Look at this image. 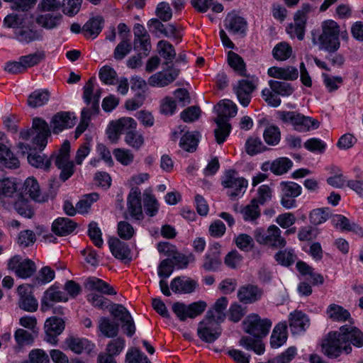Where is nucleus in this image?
I'll return each mask as SVG.
<instances>
[{
	"label": "nucleus",
	"mask_w": 363,
	"mask_h": 363,
	"mask_svg": "<svg viewBox=\"0 0 363 363\" xmlns=\"http://www.w3.org/2000/svg\"><path fill=\"white\" fill-rule=\"evenodd\" d=\"M322 32L318 35V42L313 39L314 44L318 43L319 49L328 52H335L340 47V37L347 38L346 30H341L339 25L333 20L324 21L321 24Z\"/></svg>",
	"instance_id": "1"
},
{
	"label": "nucleus",
	"mask_w": 363,
	"mask_h": 363,
	"mask_svg": "<svg viewBox=\"0 0 363 363\" xmlns=\"http://www.w3.org/2000/svg\"><path fill=\"white\" fill-rule=\"evenodd\" d=\"M215 110L218 115L215 119L217 124V128L214 130L215 137L217 143L221 144L230 133L231 125L228 123V119L235 116L238 108L231 100L223 99L215 106Z\"/></svg>",
	"instance_id": "2"
},
{
	"label": "nucleus",
	"mask_w": 363,
	"mask_h": 363,
	"mask_svg": "<svg viewBox=\"0 0 363 363\" xmlns=\"http://www.w3.org/2000/svg\"><path fill=\"white\" fill-rule=\"evenodd\" d=\"M35 134V135L33 139V145L35 149L42 150L47 145L48 138L51 135L49 125L45 120L40 118H33L32 128L21 130L20 136L23 140H27Z\"/></svg>",
	"instance_id": "3"
},
{
	"label": "nucleus",
	"mask_w": 363,
	"mask_h": 363,
	"mask_svg": "<svg viewBox=\"0 0 363 363\" xmlns=\"http://www.w3.org/2000/svg\"><path fill=\"white\" fill-rule=\"evenodd\" d=\"M257 242L273 249L283 248L286 245V239L281 235V230L275 225H271L267 230L258 228L254 231Z\"/></svg>",
	"instance_id": "4"
},
{
	"label": "nucleus",
	"mask_w": 363,
	"mask_h": 363,
	"mask_svg": "<svg viewBox=\"0 0 363 363\" xmlns=\"http://www.w3.org/2000/svg\"><path fill=\"white\" fill-rule=\"evenodd\" d=\"M278 118L284 123L291 124L298 132H306L311 129H316L319 122L308 116L296 111H279Z\"/></svg>",
	"instance_id": "5"
},
{
	"label": "nucleus",
	"mask_w": 363,
	"mask_h": 363,
	"mask_svg": "<svg viewBox=\"0 0 363 363\" xmlns=\"http://www.w3.org/2000/svg\"><path fill=\"white\" fill-rule=\"evenodd\" d=\"M244 330L255 337L266 336L272 326V322L267 318L262 319L257 314L249 315L243 321Z\"/></svg>",
	"instance_id": "6"
},
{
	"label": "nucleus",
	"mask_w": 363,
	"mask_h": 363,
	"mask_svg": "<svg viewBox=\"0 0 363 363\" xmlns=\"http://www.w3.org/2000/svg\"><path fill=\"white\" fill-rule=\"evenodd\" d=\"M69 150L70 144L66 140L55 157V164L61 169L60 177L64 182L74 174V164L69 160Z\"/></svg>",
	"instance_id": "7"
},
{
	"label": "nucleus",
	"mask_w": 363,
	"mask_h": 363,
	"mask_svg": "<svg viewBox=\"0 0 363 363\" xmlns=\"http://www.w3.org/2000/svg\"><path fill=\"white\" fill-rule=\"evenodd\" d=\"M57 2L59 4L57 9L48 10H43L40 8L39 4L38 5L37 9L39 13L36 15L35 21L39 26L47 30H51L57 28L60 24L62 15L55 11L61 9V2L58 0H57Z\"/></svg>",
	"instance_id": "8"
},
{
	"label": "nucleus",
	"mask_w": 363,
	"mask_h": 363,
	"mask_svg": "<svg viewBox=\"0 0 363 363\" xmlns=\"http://www.w3.org/2000/svg\"><path fill=\"white\" fill-rule=\"evenodd\" d=\"M337 334H339L337 331L330 333L328 337L322 343L323 352L330 358L339 357L342 352H345L346 354H350L352 352L350 344L342 347L344 342H342V340L340 339Z\"/></svg>",
	"instance_id": "9"
},
{
	"label": "nucleus",
	"mask_w": 363,
	"mask_h": 363,
	"mask_svg": "<svg viewBox=\"0 0 363 363\" xmlns=\"http://www.w3.org/2000/svg\"><path fill=\"white\" fill-rule=\"evenodd\" d=\"M222 185L228 189V195L231 199L242 194L247 186V181L238 176L235 170H228L222 180Z\"/></svg>",
	"instance_id": "10"
},
{
	"label": "nucleus",
	"mask_w": 363,
	"mask_h": 363,
	"mask_svg": "<svg viewBox=\"0 0 363 363\" xmlns=\"http://www.w3.org/2000/svg\"><path fill=\"white\" fill-rule=\"evenodd\" d=\"M133 128H137V123L133 118H121L109 123L107 129L108 138L112 143H116L121 134L126 135Z\"/></svg>",
	"instance_id": "11"
},
{
	"label": "nucleus",
	"mask_w": 363,
	"mask_h": 363,
	"mask_svg": "<svg viewBox=\"0 0 363 363\" xmlns=\"http://www.w3.org/2000/svg\"><path fill=\"white\" fill-rule=\"evenodd\" d=\"M207 304L203 301L194 302L189 305L177 302L172 306V311L182 321L187 318H194L200 315L206 308Z\"/></svg>",
	"instance_id": "12"
},
{
	"label": "nucleus",
	"mask_w": 363,
	"mask_h": 363,
	"mask_svg": "<svg viewBox=\"0 0 363 363\" xmlns=\"http://www.w3.org/2000/svg\"><path fill=\"white\" fill-rule=\"evenodd\" d=\"M257 79H245L239 80L236 84L233 86V91L237 96L240 104L247 107L252 99V94L257 86Z\"/></svg>",
	"instance_id": "13"
},
{
	"label": "nucleus",
	"mask_w": 363,
	"mask_h": 363,
	"mask_svg": "<svg viewBox=\"0 0 363 363\" xmlns=\"http://www.w3.org/2000/svg\"><path fill=\"white\" fill-rule=\"evenodd\" d=\"M8 269L23 279L30 277L36 271L34 262L29 259H23L20 255H15L9 260Z\"/></svg>",
	"instance_id": "14"
},
{
	"label": "nucleus",
	"mask_w": 363,
	"mask_h": 363,
	"mask_svg": "<svg viewBox=\"0 0 363 363\" xmlns=\"http://www.w3.org/2000/svg\"><path fill=\"white\" fill-rule=\"evenodd\" d=\"M281 191V203L286 208H291L296 206L294 198L301 193V187L293 182H282L280 184Z\"/></svg>",
	"instance_id": "15"
},
{
	"label": "nucleus",
	"mask_w": 363,
	"mask_h": 363,
	"mask_svg": "<svg viewBox=\"0 0 363 363\" xmlns=\"http://www.w3.org/2000/svg\"><path fill=\"white\" fill-rule=\"evenodd\" d=\"M127 213L135 220L144 218L141 204V191L135 187L132 188L127 198Z\"/></svg>",
	"instance_id": "16"
},
{
	"label": "nucleus",
	"mask_w": 363,
	"mask_h": 363,
	"mask_svg": "<svg viewBox=\"0 0 363 363\" xmlns=\"http://www.w3.org/2000/svg\"><path fill=\"white\" fill-rule=\"evenodd\" d=\"M337 334L344 343L350 342L357 347H363V333L353 325L341 326Z\"/></svg>",
	"instance_id": "17"
},
{
	"label": "nucleus",
	"mask_w": 363,
	"mask_h": 363,
	"mask_svg": "<svg viewBox=\"0 0 363 363\" xmlns=\"http://www.w3.org/2000/svg\"><path fill=\"white\" fill-rule=\"evenodd\" d=\"M197 334L202 341L211 343L221 335V328L216 323L203 320L199 324Z\"/></svg>",
	"instance_id": "18"
},
{
	"label": "nucleus",
	"mask_w": 363,
	"mask_h": 363,
	"mask_svg": "<svg viewBox=\"0 0 363 363\" xmlns=\"http://www.w3.org/2000/svg\"><path fill=\"white\" fill-rule=\"evenodd\" d=\"M19 296V307L28 312L37 311L38 303L33 296L32 286L30 284H21L17 289Z\"/></svg>",
	"instance_id": "19"
},
{
	"label": "nucleus",
	"mask_w": 363,
	"mask_h": 363,
	"mask_svg": "<svg viewBox=\"0 0 363 363\" xmlns=\"http://www.w3.org/2000/svg\"><path fill=\"white\" fill-rule=\"evenodd\" d=\"M64 329L65 322L62 318L57 317L48 318L45 323V340L51 345H57L58 342L57 337Z\"/></svg>",
	"instance_id": "20"
},
{
	"label": "nucleus",
	"mask_w": 363,
	"mask_h": 363,
	"mask_svg": "<svg viewBox=\"0 0 363 363\" xmlns=\"http://www.w3.org/2000/svg\"><path fill=\"white\" fill-rule=\"evenodd\" d=\"M111 313L118 318L122 323V328L128 336H132L135 332L133 320L128 311L121 304H113L111 309Z\"/></svg>",
	"instance_id": "21"
},
{
	"label": "nucleus",
	"mask_w": 363,
	"mask_h": 363,
	"mask_svg": "<svg viewBox=\"0 0 363 363\" xmlns=\"http://www.w3.org/2000/svg\"><path fill=\"white\" fill-rule=\"evenodd\" d=\"M264 291L257 285L247 284L240 286L238 291V298L245 304L254 303L260 300Z\"/></svg>",
	"instance_id": "22"
},
{
	"label": "nucleus",
	"mask_w": 363,
	"mask_h": 363,
	"mask_svg": "<svg viewBox=\"0 0 363 363\" xmlns=\"http://www.w3.org/2000/svg\"><path fill=\"white\" fill-rule=\"evenodd\" d=\"M179 74V69L169 66L167 69L152 75L148 79V83L152 86L163 87L173 82Z\"/></svg>",
	"instance_id": "23"
},
{
	"label": "nucleus",
	"mask_w": 363,
	"mask_h": 363,
	"mask_svg": "<svg viewBox=\"0 0 363 363\" xmlns=\"http://www.w3.org/2000/svg\"><path fill=\"white\" fill-rule=\"evenodd\" d=\"M289 325L293 334H300L310 325L308 316L301 311H294L289 315Z\"/></svg>",
	"instance_id": "24"
},
{
	"label": "nucleus",
	"mask_w": 363,
	"mask_h": 363,
	"mask_svg": "<svg viewBox=\"0 0 363 363\" xmlns=\"http://www.w3.org/2000/svg\"><path fill=\"white\" fill-rule=\"evenodd\" d=\"M76 123V118L69 112L57 113L52 118L51 125L53 133H59L64 129L70 128Z\"/></svg>",
	"instance_id": "25"
},
{
	"label": "nucleus",
	"mask_w": 363,
	"mask_h": 363,
	"mask_svg": "<svg viewBox=\"0 0 363 363\" xmlns=\"http://www.w3.org/2000/svg\"><path fill=\"white\" fill-rule=\"evenodd\" d=\"M94 79H89L83 88V99L87 105H90L91 111L95 113L99 111V103L101 97V90L94 92Z\"/></svg>",
	"instance_id": "26"
},
{
	"label": "nucleus",
	"mask_w": 363,
	"mask_h": 363,
	"mask_svg": "<svg viewBox=\"0 0 363 363\" xmlns=\"http://www.w3.org/2000/svg\"><path fill=\"white\" fill-rule=\"evenodd\" d=\"M68 298L62 291L55 286H51L47 289L42 299L41 310L45 311L51 307L54 303L60 301H67Z\"/></svg>",
	"instance_id": "27"
},
{
	"label": "nucleus",
	"mask_w": 363,
	"mask_h": 363,
	"mask_svg": "<svg viewBox=\"0 0 363 363\" xmlns=\"http://www.w3.org/2000/svg\"><path fill=\"white\" fill-rule=\"evenodd\" d=\"M14 38L19 43L29 44L43 39V35L38 30L32 28L25 24L21 28L14 30Z\"/></svg>",
	"instance_id": "28"
},
{
	"label": "nucleus",
	"mask_w": 363,
	"mask_h": 363,
	"mask_svg": "<svg viewBox=\"0 0 363 363\" xmlns=\"http://www.w3.org/2000/svg\"><path fill=\"white\" fill-rule=\"evenodd\" d=\"M109 248L112 255L117 259L125 261H130V250L124 242L118 238H112L108 241Z\"/></svg>",
	"instance_id": "29"
},
{
	"label": "nucleus",
	"mask_w": 363,
	"mask_h": 363,
	"mask_svg": "<svg viewBox=\"0 0 363 363\" xmlns=\"http://www.w3.org/2000/svg\"><path fill=\"white\" fill-rule=\"evenodd\" d=\"M86 289L90 291H96L106 295H115L116 291L113 287L107 282L95 277H91L86 279L84 283Z\"/></svg>",
	"instance_id": "30"
},
{
	"label": "nucleus",
	"mask_w": 363,
	"mask_h": 363,
	"mask_svg": "<svg viewBox=\"0 0 363 363\" xmlns=\"http://www.w3.org/2000/svg\"><path fill=\"white\" fill-rule=\"evenodd\" d=\"M267 74L271 77L286 81H293L296 79L298 77V69L291 66L285 67H272L268 69Z\"/></svg>",
	"instance_id": "31"
},
{
	"label": "nucleus",
	"mask_w": 363,
	"mask_h": 363,
	"mask_svg": "<svg viewBox=\"0 0 363 363\" xmlns=\"http://www.w3.org/2000/svg\"><path fill=\"white\" fill-rule=\"evenodd\" d=\"M170 286L175 293L189 294L196 289V282L187 277H179L172 281Z\"/></svg>",
	"instance_id": "32"
},
{
	"label": "nucleus",
	"mask_w": 363,
	"mask_h": 363,
	"mask_svg": "<svg viewBox=\"0 0 363 363\" xmlns=\"http://www.w3.org/2000/svg\"><path fill=\"white\" fill-rule=\"evenodd\" d=\"M24 193L37 202H45L48 196L41 194L38 182L33 177L28 178L24 182Z\"/></svg>",
	"instance_id": "33"
},
{
	"label": "nucleus",
	"mask_w": 363,
	"mask_h": 363,
	"mask_svg": "<svg viewBox=\"0 0 363 363\" xmlns=\"http://www.w3.org/2000/svg\"><path fill=\"white\" fill-rule=\"evenodd\" d=\"M67 347L76 354H81L84 351H91L94 347L88 340L70 336L65 340Z\"/></svg>",
	"instance_id": "34"
},
{
	"label": "nucleus",
	"mask_w": 363,
	"mask_h": 363,
	"mask_svg": "<svg viewBox=\"0 0 363 363\" xmlns=\"http://www.w3.org/2000/svg\"><path fill=\"white\" fill-rule=\"evenodd\" d=\"M287 337L286 322H281L278 323L273 330L270 344L274 348L279 347L286 342Z\"/></svg>",
	"instance_id": "35"
},
{
	"label": "nucleus",
	"mask_w": 363,
	"mask_h": 363,
	"mask_svg": "<svg viewBox=\"0 0 363 363\" xmlns=\"http://www.w3.org/2000/svg\"><path fill=\"white\" fill-rule=\"evenodd\" d=\"M76 228V223L68 218H58L52 225V230L57 235L70 234Z\"/></svg>",
	"instance_id": "36"
},
{
	"label": "nucleus",
	"mask_w": 363,
	"mask_h": 363,
	"mask_svg": "<svg viewBox=\"0 0 363 363\" xmlns=\"http://www.w3.org/2000/svg\"><path fill=\"white\" fill-rule=\"evenodd\" d=\"M246 25L245 20L234 13H229L225 20L226 29L234 33H243Z\"/></svg>",
	"instance_id": "37"
},
{
	"label": "nucleus",
	"mask_w": 363,
	"mask_h": 363,
	"mask_svg": "<svg viewBox=\"0 0 363 363\" xmlns=\"http://www.w3.org/2000/svg\"><path fill=\"white\" fill-rule=\"evenodd\" d=\"M104 20L101 16L89 19L82 27V33L86 38H96L101 31Z\"/></svg>",
	"instance_id": "38"
},
{
	"label": "nucleus",
	"mask_w": 363,
	"mask_h": 363,
	"mask_svg": "<svg viewBox=\"0 0 363 363\" xmlns=\"http://www.w3.org/2000/svg\"><path fill=\"white\" fill-rule=\"evenodd\" d=\"M0 163L9 169H16L20 165L18 159L6 145L1 143H0Z\"/></svg>",
	"instance_id": "39"
},
{
	"label": "nucleus",
	"mask_w": 363,
	"mask_h": 363,
	"mask_svg": "<svg viewBox=\"0 0 363 363\" xmlns=\"http://www.w3.org/2000/svg\"><path fill=\"white\" fill-rule=\"evenodd\" d=\"M327 314L334 321L348 320L350 323H352L350 312L341 306L330 304L327 308Z\"/></svg>",
	"instance_id": "40"
},
{
	"label": "nucleus",
	"mask_w": 363,
	"mask_h": 363,
	"mask_svg": "<svg viewBox=\"0 0 363 363\" xmlns=\"http://www.w3.org/2000/svg\"><path fill=\"white\" fill-rule=\"evenodd\" d=\"M157 49L158 53L165 60L164 64L168 65L172 63L176 57V51L173 45L167 40H161L157 43Z\"/></svg>",
	"instance_id": "41"
},
{
	"label": "nucleus",
	"mask_w": 363,
	"mask_h": 363,
	"mask_svg": "<svg viewBox=\"0 0 363 363\" xmlns=\"http://www.w3.org/2000/svg\"><path fill=\"white\" fill-rule=\"evenodd\" d=\"M28 19L26 13H11L4 19V26L8 28L18 30L21 28Z\"/></svg>",
	"instance_id": "42"
},
{
	"label": "nucleus",
	"mask_w": 363,
	"mask_h": 363,
	"mask_svg": "<svg viewBox=\"0 0 363 363\" xmlns=\"http://www.w3.org/2000/svg\"><path fill=\"white\" fill-rule=\"evenodd\" d=\"M199 138V132H187L181 138L179 146L186 152H194L198 146Z\"/></svg>",
	"instance_id": "43"
},
{
	"label": "nucleus",
	"mask_w": 363,
	"mask_h": 363,
	"mask_svg": "<svg viewBox=\"0 0 363 363\" xmlns=\"http://www.w3.org/2000/svg\"><path fill=\"white\" fill-rule=\"evenodd\" d=\"M49 98L50 93L48 90H35L28 96L27 104L30 107L37 108L45 104Z\"/></svg>",
	"instance_id": "44"
},
{
	"label": "nucleus",
	"mask_w": 363,
	"mask_h": 363,
	"mask_svg": "<svg viewBox=\"0 0 363 363\" xmlns=\"http://www.w3.org/2000/svg\"><path fill=\"white\" fill-rule=\"evenodd\" d=\"M294 22L289 25L286 28L288 34L291 38H297L301 40L304 38L306 21L304 18H299L294 16Z\"/></svg>",
	"instance_id": "45"
},
{
	"label": "nucleus",
	"mask_w": 363,
	"mask_h": 363,
	"mask_svg": "<svg viewBox=\"0 0 363 363\" xmlns=\"http://www.w3.org/2000/svg\"><path fill=\"white\" fill-rule=\"evenodd\" d=\"M45 57L44 51H37L19 57L25 72L28 69L40 64Z\"/></svg>",
	"instance_id": "46"
},
{
	"label": "nucleus",
	"mask_w": 363,
	"mask_h": 363,
	"mask_svg": "<svg viewBox=\"0 0 363 363\" xmlns=\"http://www.w3.org/2000/svg\"><path fill=\"white\" fill-rule=\"evenodd\" d=\"M14 339L16 342V346L14 347V350L16 352H18L22 347L32 345L34 340V337L32 333L27 330L18 328L14 333Z\"/></svg>",
	"instance_id": "47"
},
{
	"label": "nucleus",
	"mask_w": 363,
	"mask_h": 363,
	"mask_svg": "<svg viewBox=\"0 0 363 363\" xmlns=\"http://www.w3.org/2000/svg\"><path fill=\"white\" fill-rule=\"evenodd\" d=\"M239 344L247 350H253L257 354H262L264 352V346L262 342L249 336L242 337Z\"/></svg>",
	"instance_id": "48"
},
{
	"label": "nucleus",
	"mask_w": 363,
	"mask_h": 363,
	"mask_svg": "<svg viewBox=\"0 0 363 363\" xmlns=\"http://www.w3.org/2000/svg\"><path fill=\"white\" fill-rule=\"evenodd\" d=\"M228 62L230 67L238 74L241 76L246 75L245 63L239 55L230 51L228 55Z\"/></svg>",
	"instance_id": "49"
},
{
	"label": "nucleus",
	"mask_w": 363,
	"mask_h": 363,
	"mask_svg": "<svg viewBox=\"0 0 363 363\" xmlns=\"http://www.w3.org/2000/svg\"><path fill=\"white\" fill-rule=\"evenodd\" d=\"M127 145L131 147L139 150L145 143V138L142 133L138 131L136 128L127 133L124 138Z\"/></svg>",
	"instance_id": "50"
},
{
	"label": "nucleus",
	"mask_w": 363,
	"mask_h": 363,
	"mask_svg": "<svg viewBox=\"0 0 363 363\" xmlns=\"http://www.w3.org/2000/svg\"><path fill=\"white\" fill-rule=\"evenodd\" d=\"M28 162L36 168L48 170L51 166V161L45 155L30 153L28 155Z\"/></svg>",
	"instance_id": "51"
},
{
	"label": "nucleus",
	"mask_w": 363,
	"mask_h": 363,
	"mask_svg": "<svg viewBox=\"0 0 363 363\" xmlns=\"http://www.w3.org/2000/svg\"><path fill=\"white\" fill-rule=\"evenodd\" d=\"M269 86L272 91L282 96H290L294 92L291 84L286 82L269 80Z\"/></svg>",
	"instance_id": "52"
},
{
	"label": "nucleus",
	"mask_w": 363,
	"mask_h": 363,
	"mask_svg": "<svg viewBox=\"0 0 363 363\" xmlns=\"http://www.w3.org/2000/svg\"><path fill=\"white\" fill-rule=\"evenodd\" d=\"M246 152L252 156L267 150L262 140L257 137L249 138L245 143Z\"/></svg>",
	"instance_id": "53"
},
{
	"label": "nucleus",
	"mask_w": 363,
	"mask_h": 363,
	"mask_svg": "<svg viewBox=\"0 0 363 363\" xmlns=\"http://www.w3.org/2000/svg\"><path fill=\"white\" fill-rule=\"evenodd\" d=\"M272 54L277 60H286L292 54V48L287 43L281 42L274 48Z\"/></svg>",
	"instance_id": "54"
},
{
	"label": "nucleus",
	"mask_w": 363,
	"mask_h": 363,
	"mask_svg": "<svg viewBox=\"0 0 363 363\" xmlns=\"http://www.w3.org/2000/svg\"><path fill=\"white\" fill-rule=\"evenodd\" d=\"M99 329L107 337H115L118 333V325L106 318H101L99 320Z\"/></svg>",
	"instance_id": "55"
},
{
	"label": "nucleus",
	"mask_w": 363,
	"mask_h": 363,
	"mask_svg": "<svg viewBox=\"0 0 363 363\" xmlns=\"http://www.w3.org/2000/svg\"><path fill=\"white\" fill-rule=\"evenodd\" d=\"M236 246L243 252H250L255 246L252 237L246 233H240L235 238Z\"/></svg>",
	"instance_id": "56"
},
{
	"label": "nucleus",
	"mask_w": 363,
	"mask_h": 363,
	"mask_svg": "<svg viewBox=\"0 0 363 363\" xmlns=\"http://www.w3.org/2000/svg\"><path fill=\"white\" fill-rule=\"evenodd\" d=\"M144 206L146 213L150 216L157 214L159 208V203L154 195L149 192H144Z\"/></svg>",
	"instance_id": "57"
},
{
	"label": "nucleus",
	"mask_w": 363,
	"mask_h": 363,
	"mask_svg": "<svg viewBox=\"0 0 363 363\" xmlns=\"http://www.w3.org/2000/svg\"><path fill=\"white\" fill-rule=\"evenodd\" d=\"M125 363H150L149 359L137 347L128 350L125 355Z\"/></svg>",
	"instance_id": "58"
},
{
	"label": "nucleus",
	"mask_w": 363,
	"mask_h": 363,
	"mask_svg": "<svg viewBox=\"0 0 363 363\" xmlns=\"http://www.w3.org/2000/svg\"><path fill=\"white\" fill-rule=\"evenodd\" d=\"M263 138L269 145H277L281 138L279 128L275 125L267 127L264 131Z\"/></svg>",
	"instance_id": "59"
},
{
	"label": "nucleus",
	"mask_w": 363,
	"mask_h": 363,
	"mask_svg": "<svg viewBox=\"0 0 363 363\" xmlns=\"http://www.w3.org/2000/svg\"><path fill=\"white\" fill-rule=\"evenodd\" d=\"M293 162L287 157H279L273 161V173L281 175L286 173L292 167Z\"/></svg>",
	"instance_id": "60"
},
{
	"label": "nucleus",
	"mask_w": 363,
	"mask_h": 363,
	"mask_svg": "<svg viewBox=\"0 0 363 363\" xmlns=\"http://www.w3.org/2000/svg\"><path fill=\"white\" fill-rule=\"evenodd\" d=\"M99 199V194L92 193L85 195L76 205V209L79 213H84L88 211L91 204Z\"/></svg>",
	"instance_id": "61"
},
{
	"label": "nucleus",
	"mask_w": 363,
	"mask_h": 363,
	"mask_svg": "<svg viewBox=\"0 0 363 363\" xmlns=\"http://www.w3.org/2000/svg\"><path fill=\"white\" fill-rule=\"evenodd\" d=\"M276 261L284 266H290L296 260V255L293 250H280L274 255Z\"/></svg>",
	"instance_id": "62"
},
{
	"label": "nucleus",
	"mask_w": 363,
	"mask_h": 363,
	"mask_svg": "<svg viewBox=\"0 0 363 363\" xmlns=\"http://www.w3.org/2000/svg\"><path fill=\"white\" fill-rule=\"evenodd\" d=\"M245 220H255L260 216L259 205L257 199H252L250 204L244 208L242 211Z\"/></svg>",
	"instance_id": "63"
},
{
	"label": "nucleus",
	"mask_w": 363,
	"mask_h": 363,
	"mask_svg": "<svg viewBox=\"0 0 363 363\" xmlns=\"http://www.w3.org/2000/svg\"><path fill=\"white\" fill-rule=\"evenodd\" d=\"M49 362L48 355L44 350L35 349L30 352L29 359L22 363H49Z\"/></svg>",
	"instance_id": "64"
}]
</instances>
